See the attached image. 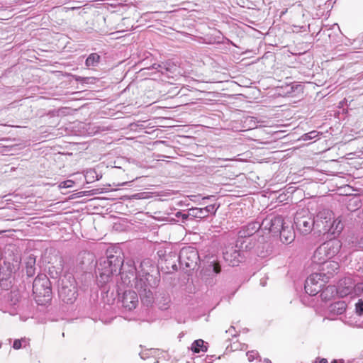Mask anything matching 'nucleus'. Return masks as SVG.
I'll use <instances>...</instances> for the list:
<instances>
[{
    "label": "nucleus",
    "instance_id": "nucleus-1",
    "mask_svg": "<svg viewBox=\"0 0 363 363\" xmlns=\"http://www.w3.org/2000/svg\"><path fill=\"white\" fill-rule=\"evenodd\" d=\"M152 265L150 259H144L140 262L139 269L135 266L133 261H128L123 264L120 271L121 281L117 282L118 286H135L138 290L141 302L146 306H151L154 301L152 289L157 286L158 281L150 274Z\"/></svg>",
    "mask_w": 363,
    "mask_h": 363
},
{
    "label": "nucleus",
    "instance_id": "nucleus-2",
    "mask_svg": "<svg viewBox=\"0 0 363 363\" xmlns=\"http://www.w3.org/2000/svg\"><path fill=\"white\" fill-rule=\"evenodd\" d=\"M123 262V257L117 255H107L106 257L100 259L97 264L96 277L99 286L104 288V291L106 289V284L121 271Z\"/></svg>",
    "mask_w": 363,
    "mask_h": 363
},
{
    "label": "nucleus",
    "instance_id": "nucleus-3",
    "mask_svg": "<svg viewBox=\"0 0 363 363\" xmlns=\"http://www.w3.org/2000/svg\"><path fill=\"white\" fill-rule=\"evenodd\" d=\"M315 228L319 233H328L335 238L342 232L344 225L340 218L334 219L331 211L323 209L315 217Z\"/></svg>",
    "mask_w": 363,
    "mask_h": 363
},
{
    "label": "nucleus",
    "instance_id": "nucleus-4",
    "mask_svg": "<svg viewBox=\"0 0 363 363\" xmlns=\"http://www.w3.org/2000/svg\"><path fill=\"white\" fill-rule=\"evenodd\" d=\"M33 293L38 305H46L51 301V284L45 274H40L35 277L33 283Z\"/></svg>",
    "mask_w": 363,
    "mask_h": 363
},
{
    "label": "nucleus",
    "instance_id": "nucleus-5",
    "mask_svg": "<svg viewBox=\"0 0 363 363\" xmlns=\"http://www.w3.org/2000/svg\"><path fill=\"white\" fill-rule=\"evenodd\" d=\"M294 225L300 233L308 235L315 228V217L308 208L299 209L294 215Z\"/></svg>",
    "mask_w": 363,
    "mask_h": 363
},
{
    "label": "nucleus",
    "instance_id": "nucleus-6",
    "mask_svg": "<svg viewBox=\"0 0 363 363\" xmlns=\"http://www.w3.org/2000/svg\"><path fill=\"white\" fill-rule=\"evenodd\" d=\"M59 296L66 303H72L77 298V290L74 279L71 276L61 279Z\"/></svg>",
    "mask_w": 363,
    "mask_h": 363
},
{
    "label": "nucleus",
    "instance_id": "nucleus-7",
    "mask_svg": "<svg viewBox=\"0 0 363 363\" xmlns=\"http://www.w3.org/2000/svg\"><path fill=\"white\" fill-rule=\"evenodd\" d=\"M182 267L194 269L199 260L197 250L193 247H184L180 252L178 257Z\"/></svg>",
    "mask_w": 363,
    "mask_h": 363
},
{
    "label": "nucleus",
    "instance_id": "nucleus-8",
    "mask_svg": "<svg viewBox=\"0 0 363 363\" xmlns=\"http://www.w3.org/2000/svg\"><path fill=\"white\" fill-rule=\"evenodd\" d=\"M324 277L321 273L311 274L305 281V291L310 296L318 294L324 285Z\"/></svg>",
    "mask_w": 363,
    "mask_h": 363
},
{
    "label": "nucleus",
    "instance_id": "nucleus-9",
    "mask_svg": "<svg viewBox=\"0 0 363 363\" xmlns=\"http://www.w3.org/2000/svg\"><path fill=\"white\" fill-rule=\"evenodd\" d=\"M284 219L281 216H269L266 218L260 223L262 230L268 231L274 235H278L280 230L283 228Z\"/></svg>",
    "mask_w": 363,
    "mask_h": 363
},
{
    "label": "nucleus",
    "instance_id": "nucleus-10",
    "mask_svg": "<svg viewBox=\"0 0 363 363\" xmlns=\"http://www.w3.org/2000/svg\"><path fill=\"white\" fill-rule=\"evenodd\" d=\"M223 259L228 265L238 266L245 258V255L235 245H228L223 252Z\"/></svg>",
    "mask_w": 363,
    "mask_h": 363
},
{
    "label": "nucleus",
    "instance_id": "nucleus-11",
    "mask_svg": "<svg viewBox=\"0 0 363 363\" xmlns=\"http://www.w3.org/2000/svg\"><path fill=\"white\" fill-rule=\"evenodd\" d=\"M122 306L127 311L135 309L138 304V296L135 291L132 290L125 291L122 299Z\"/></svg>",
    "mask_w": 363,
    "mask_h": 363
},
{
    "label": "nucleus",
    "instance_id": "nucleus-12",
    "mask_svg": "<svg viewBox=\"0 0 363 363\" xmlns=\"http://www.w3.org/2000/svg\"><path fill=\"white\" fill-rule=\"evenodd\" d=\"M330 259L334 257L340 251L342 243L339 240L330 239L320 245Z\"/></svg>",
    "mask_w": 363,
    "mask_h": 363
},
{
    "label": "nucleus",
    "instance_id": "nucleus-13",
    "mask_svg": "<svg viewBox=\"0 0 363 363\" xmlns=\"http://www.w3.org/2000/svg\"><path fill=\"white\" fill-rule=\"evenodd\" d=\"M354 286V284L352 279L345 277L339 281L337 287L336 288L337 294L341 297L346 296L352 291Z\"/></svg>",
    "mask_w": 363,
    "mask_h": 363
},
{
    "label": "nucleus",
    "instance_id": "nucleus-14",
    "mask_svg": "<svg viewBox=\"0 0 363 363\" xmlns=\"http://www.w3.org/2000/svg\"><path fill=\"white\" fill-rule=\"evenodd\" d=\"M339 264L335 261L328 259L318 268L320 271L323 277L329 279L333 274L337 273L339 270Z\"/></svg>",
    "mask_w": 363,
    "mask_h": 363
},
{
    "label": "nucleus",
    "instance_id": "nucleus-15",
    "mask_svg": "<svg viewBox=\"0 0 363 363\" xmlns=\"http://www.w3.org/2000/svg\"><path fill=\"white\" fill-rule=\"evenodd\" d=\"M259 222H251L247 225L242 226L238 231V238H253V235L260 229Z\"/></svg>",
    "mask_w": 363,
    "mask_h": 363
},
{
    "label": "nucleus",
    "instance_id": "nucleus-16",
    "mask_svg": "<svg viewBox=\"0 0 363 363\" xmlns=\"http://www.w3.org/2000/svg\"><path fill=\"white\" fill-rule=\"evenodd\" d=\"M328 259H330L328 257V255L325 254V251H324L323 248L320 246H319L313 253V255L312 257V263L313 265L317 266L318 269L320 266H321Z\"/></svg>",
    "mask_w": 363,
    "mask_h": 363
},
{
    "label": "nucleus",
    "instance_id": "nucleus-17",
    "mask_svg": "<svg viewBox=\"0 0 363 363\" xmlns=\"http://www.w3.org/2000/svg\"><path fill=\"white\" fill-rule=\"evenodd\" d=\"M235 245L242 254H244L245 251L250 250L255 247V240L254 238H238Z\"/></svg>",
    "mask_w": 363,
    "mask_h": 363
},
{
    "label": "nucleus",
    "instance_id": "nucleus-18",
    "mask_svg": "<svg viewBox=\"0 0 363 363\" xmlns=\"http://www.w3.org/2000/svg\"><path fill=\"white\" fill-rule=\"evenodd\" d=\"M346 307L345 301H337L330 306L329 311L333 315H341L346 311Z\"/></svg>",
    "mask_w": 363,
    "mask_h": 363
},
{
    "label": "nucleus",
    "instance_id": "nucleus-19",
    "mask_svg": "<svg viewBox=\"0 0 363 363\" xmlns=\"http://www.w3.org/2000/svg\"><path fill=\"white\" fill-rule=\"evenodd\" d=\"M35 258L33 255H29L26 261V270L28 277H33L35 273Z\"/></svg>",
    "mask_w": 363,
    "mask_h": 363
},
{
    "label": "nucleus",
    "instance_id": "nucleus-20",
    "mask_svg": "<svg viewBox=\"0 0 363 363\" xmlns=\"http://www.w3.org/2000/svg\"><path fill=\"white\" fill-rule=\"evenodd\" d=\"M278 234L280 235L281 240L286 244L291 243L295 237L294 233L291 230H287L284 225Z\"/></svg>",
    "mask_w": 363,
    "mask_h": 363
},
{
    "label": "nucleus",
    "instance_id": "nucleus-21",
    "mask_svg": "<svg viewBox=\"0 0 363 363\" xmlns=\"http://www.w3.org/2000/svg\"><path fill=\"white\" fill-rule=\"evenodd\" d=\"M320 292V296L323 300H329L335 294H337L336 287L335 286L331 285L326 286L323 289H321V291Z\"/></svg>",
    "mask_w": 363,
    "mask_h": 363
},
{
    "label": "nucleus",
    "instance_id": "nucleus-22",
    "mask_svg": "<svg viewBox=\"0 0 363 363\" xmlns=\"http://www.w3.org/2000/svg\"><path fill=\"white\" fill-rule=\"evenodd\" d=\"M191 349L194 353H199L200 352H206L207 346L205 345V342L203 340L199 339L193 342Z\"/></svg>",
    "mask_w": 363,
    "mask_h": 363
},
{
    "label": "nucleus",
    "instance_id": "nucleus-23",
    "mask_svg": "<svg viewBox=\"0 0 363 363\" xmlns=\"http://www.w3.org/2000/svg\"><path fill=\"white\" fill-rule=\"evenodd\" d=\"M101 57L97 53L90 54L86 60L85 65L86 67H96L100 62Z\"/></svg>",
    "mask_w": 363,
    "mask_h": 363
},
{
    "label": "nucleus",
    "instance_id": "nucleus-24",
    "mask_svg": "<svg viewBox=\"0 0 363 363\" xmlns=\"http://www.w3.org/2000/svg\"><path fill=\"white\" fill-rule=\"evenodd\" d=\"M189 215H190L191 218H203L206 217L203 208H189Z\"/></svg>",
    "mask_w": 363,
    "mask_h": 363
},
{
    "label": "nucleus",
    "instance_id": "nucleus-25",
    "mask_svg": "<svg viewBox=\"0 0 363 363\" xmlns=\"http://www.w3.org/2000/svg\"><path fill=\"white\" fill-rule=\"evenodd\" d=\"M206 269L209 272H212L215 274H217L220 272L221 267L218 262H216V261L213 260L208 264Z\"/></svg>",
    "mask_w": 363,
    "mask_h": 363
},
{
    "label": "nucleus",
    "instance_id": "nucleus-26",
    "mask_svg": "<svg viewBox=\"0 0 363 363\" xmlns=\"http://www.w3.org/2000/svg\"><path fill=\"white\" fill-rule=\"evenodd\" d=\"M355 315L361 317L363 315V300L359 299L355 304Z\"/></svg>",
    "mask_w": 363,
    "mask_h": 363
},
{
    "label": "nucleus",
    "instance_id": "nucleus-27",
    "mask_svg": "<svg viewBox=\"0 0 363 363\" xmlns=\"http://www.w3.org/2000/svg\"><path fill=\"white\" fill-rule=\"evenodd\" d=\"M318 135H319L318 132H317L315 130H313V131H311L308 133L303 135L302 139H303V140H305V141L315 139L318 136Z\"/></svg>",
    "mask_w": 363,
    "mask_h": 363
},
{
    "label": "nucleus",
    "instance_id": "nucleus-28",
    "mask_svg": "<svg viewBox=\"0 0 363 363\" xmlns=\"http://www.w3.org/2000/svg\"><path fill=\"white\" fill-rule=\"evenodd\" d=\"M217 208H218V207L216 208L214 204L208 205V206L203 208L206 217L211 213L215 214Z\"/></svg>",
    "mask_w": 363,
    "mask_h": 363
},
{
    "label": "nucleus",
    "instance_id": "nucleus-29",
    "mask_svg": "<svg viewBox=\"0 0 363 363\" xmlns=\"http://www.w3.org/2000/svg\"><path fill=\"white\" fill-rule=\"evenodd\" d=\"M355 317L352 318V317H350L349 318H347V320H344L345 323L350 325V326H353V327H361V323L357 321V320H355Z\"/></svg>",
    "mask_w": 363,
    "mask_h": 363
},
{
    "label": "nucleus",
    "instance_id": "nucleus-30",
    "mask_svg": "<svg viewBox=\"0 0 363 363\" xmlns=\"http://www.w3.org/2000/svg\"><path fill=\"white\" fill-rule=\"evenodd\" d=\"M74 182L72 180H66L64 182H62L59 184V187L60 189H67L70 188L74 186Z\"/></svg>",
    "mask_w": 363,
    "mask_h": 363
},
{
    "label": "nucleus",
    "instance_id": "nucleus-31",
    "mask_svg": "<svg viewBox=\"0 0 363 363\" xmlns=\"http://www.w3.org/2000/svg\"><path fill=\"white\" fill-rule=\"evenodd\" d=\"M175 216L176 218H177L178 219H182V222H184L186 220H187V218L191 216L190 215H189V212L187 213H184L181 211H178L175 213Z\"/></svg>",
    "mask_w": 363,
    "mask_h": 363
},
{
    "label": "nucleus",
    "instance_id": "nucleus-32",
    "mask_svg": "<svg viewBox=\"0 0 363 363\" xmlns=\"http://www.w3.org/2000/svg\"><path fill=\"white\" fill-rule=\"evenodd\" d=\"M246 355L247 357L248 360L250 362H252L257 357L258 353L256 351H250L247 352Z\"/></svg>",
    "mask_w": 363,
    "mask_h": 363
},
{
    "label": "nucleus",
    "instance_id": "nucleus-33",
    "mask_svg": "<svg viewBox=\"0 0 363 363\" xmlns=\"http://www.w3.org/2000/svg\"><path fill=\"white\" fill-rule=\"evenodd\" d=\"M22 342H25V340H15L13 344V348L15 350H19L22 347Z\"/></svg>",
    "mask_w": 363,
    "mask_h": 363
},
{
    "label": "nucleus",
    "instance_id": "nucleus-34",
    "mask_svg": "<svg viewBox=\"0 0 363 363\" xmlns=\"http://www.w3.org/2000/svg\"><path fill=\"white\" fill-rule=\"evenodd\" d=\"M313 363H328L327 359L317 357Z\"/></svg>",
    "mask_w": 363,
    "mask_h": 363
},
{
    "label": "nucleus",
    "instance_id": "nucleus-35",
    "mask_svg": "<svg viewBox=\"0 0 363 363\" xmlns=\"http://www.w3.org/2000/svg\"><path fill=\"white\" fill-rule=\"evenodd\" d=\"M267 284V281L264 279H261L260 280V285H262V286H265Z\"/></svg>",
    "mask_w": 363,
    "mask_h": 363
},
{
    "label": "nucleus",
    "instance_id": "nucleus-36",
    "mask_svg": "<svg viewBox=\"0 0 363 363\" xmlns=\"http://www.w3.org/2000/svg\"><path fill=\"white\" fill-rule=\"evenodd\" d=\"M331 363H343V360H337V359H333Z\"/></svg>",
    "mask_w": 363,
    "mask_h": 363
},
{
    "label": "nucleus",
    "instance_id": "nucleus-37",
    "mask_svg": "<svg viewBox=\"0 0 363 363\" xmlns=\"http://www.w3.org/2000/svg\"><path fill=\"white\" fill-rule=\"evenodd\" d=\"M152 67H153L154 69H158L159 67H161V65H156V64H154V65H153V66H152Z\"/></svg>",
    "mask_w": 363,
    "mask_h": 363
},
{
    "label": "nucleus",
    "instance_id": "nucleus-38",
    "mask_svg": "<svg viewBox=\"0 0 363 363\" xmlns=\"http://www.w3.org/2000/svg\"><path fill=\"white\" fill-rule=\"evenodd\" d=\"M140 357H141L142 359H145L146 358V357H145V356H144V354H143V353H140Z\"/></svg>",
    "mask_w": 363,
    "mask_h": 363
},
{
    "label": "nucleus",
    "instance_id": "nucleus-39",
    "mask_svg": "<svg viewBox=\"0 0 363 363\" xmlns=\"http://www.w3.org/2000/svg\"><path fill=\"white\" fill-rule=\"evenodd\" d=\"M360 247L363 249V239L359 242Z\"/></svg>",
    "mask_w": 363,
    "mask_h": 363
},
{
    "label": "nucleus",
    "instance_id": "nucleus-40",
    "mask_svg": "<svg viewBox=\"0 0 363 363\" xmlns=\"http://www.w3.org/2000/svg\"><path fill=\"white\" fill-rule=\"evenodd\" d=\"M359 270L363 273V263L362 266L359 267Z\"/></svg>",
    "mask_w": 363,
    "mask_h": 363
},
{
    "label": "nucleus",
    "instance_id": "nucleus-41",
    "mask_svg": "<svg viewBox=\"0 0 363 363\" xmlns=\"http://www.w3.org/2000/svg\"><path fill=\"white\" fill-rule=\"evenodd\" d=\"M172 268H173V269H177V265L176 264H173L172 265Z\"/></svg>",
    "mask_w": 363,
    "mask_h": 363
},
{
    "label": "nucleus",
    "instance_id": "nucleus-42",
    "mask_svg": "<svg viewBox=\"0 0 363 363\" xmlns=\"http://www.w3.org/2000/svg\"><path fill=\"white\" fill-rule=\"evenodd\" d=\"M266 362H267V363H272L271 361L269 359H266Z\"/></svg>",
    "mask_w": 363,
    "mask_h": 363
},
{
    "label": "nucleus",
    "instance_id": "nucleus-43",
    "mask_svg": "<svg viewBox=\"0 0 363 363\" xmlns=\"http://www.w3.org/2000/svg\"><path fill=\"white\" fill-rule=\"evenodd\" d=\"M125 183H122L121 184H119V186H123Z\"/></svg>",
    "mask_w": 363,
    "mask_h": 363
},
{
    "label": "nucleus",
    "instance_id": "nucleus-44",
    "mask_svg": "<svg viewBox=\"0 0 363 363\" xmlns=\"http://www.w3.org/2000/svg\"><path fill=\"white\" fill-rule=\"evenodd\" d=\"M230 330H231V329L230 328V329H228V331H226V332H227V333H228V332L230 333Z\"/></svg>",
    "mask_w": 363,
    "mask_h": 363
}]
</instances>
